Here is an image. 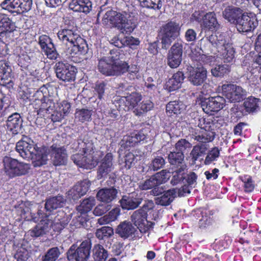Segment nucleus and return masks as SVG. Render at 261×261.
<instances>
[{
    "mask_svg": "<svg viewBox=\"0 0 261 261\" xmlns=\"http://www.w3.org/2000/svg\"><path fill=\"white\" fill-rule=\"evenodd\" d=\"M57 106L55 107V103L51 98L44 95L40 99H35L33 103L38 115L49 118L53 122L61 121L69 113L71 107L70 103L66 100L58 103Z\"/></svg>",
    "mask_w": 261,
    "mask_h": 261,
    "instance_id": "obj_1",
    "label": "nucleus"
},
{
    "mask_svg": "<svg viewBox=\"0 0 261 261\" xmlns=\"http://www.w3.org/2000/svg\"><path fill=\"white\" fill-rule=\"evenodd\" d=\"M57 36L59 40L68 48V53L71 56L85 55L88 45L84 39L75 28H65L59 31Z\"/></svg>",
    "mask_w": 261,
    "mask_h": 261,
    "instance_id": "obj_2",
    "label": "nucleus"
},
{
    "mask_svg": "<svg viewBox=\"0 0 261 261\" xmlns=\"http://www.w3.org/2000/svg\"><path fill=\"white\" fill-rule=\"evenodd\" d=\"M200 45L206 51L210 50V47L216 48L219 55L221 56L224 62L230 63L234 57V50L231 44L226 43L224 36L218 33L212 35L209 37L200 40Z\"/></svg>",
    "mask_w": 261,
    "mask_h": 261,
    "instance_id": "obj_3",
    "label": "nucleus"
},
{
    "mask_svg": "<svg viewBox=\"0 0 261 261\" xmlns=\"http://www.w3.org/2000/svg\"><path fill=\"white\" fill-rule=\"evenodd\" d=\"M195 124L201 129V131L197 134L196 132L192 135V138L198 142L206 143L212 141L214 138L215 134L213 131L214 125L212 122L206 121L203 117L198 118L195 120Z\"/></svg>",
    "mask_w": 261,
    "mask_h": 261,
    "instance_id": "obj_4",
    "label": "nucleus"
},
{
    "mask_svg": "<svg viewBox=\"0 0 261 261\" xmlns=\"http://www.w3.org/2000/svg\"><path fill=\"white\" fill-rule=\"evenodd\" d=\"M97 69L107 76H118L124 73L126 65L122 62L112 63L109 58L103 57L98 60Z\"/></svg>",
    "mask_w": 261,
    "mask_h": 261,
    "instance_id": "obj_5",
    "label": "nucleus"
},
{
    "mask_svg": "<svg viewBox=\"0 0 261 261\" xmlns=\"http://www.w3.org/2000/svg\"><path fill=\"white\" fill-rule=\"evenodd\" d=\"M91 250V243L89 240L82 242L79 246L73 244L67 252V258L74 261H89Z\"/></svg>",
    "mask_w": 261,
    "mask_h": 261,
    "instance_id": "obj_6",
    "label": "nucleus"
},
{
    "mask_svg": "<svg viewBox=\"0 0 261 261\" xmlns=\"http://www.w3.org/2000/svg\"><path fill=\"white\" fill-rule=\"evenodd\" d=\"M220 89L223 95L230 102H239L246 95V91L241 87L232 84H223Z\"/></svg>",
    "mask_w": 261,
    "mask_h": 261,
    "instance_id": "obj_7",
    "label": "nucleus"
},
{
    "mask_svg": "<svg viewBox=\"0 0 261 261\" xmlns=\"http://www.w3.org/2000/svg\"><path fill=\"white\" fill-rule=\"evenodd\" d=\"M37 215L41 219L40 223L28 232L29 234L34 238L46 234L50 230L52 225L51 219L49 215L43 213L41 210L38 211Z\"/></svg>",
    "mask_w": 261,
    "mask_h": 261,
    "instance_id": "obj_8",
    "label": "nucleus"
},
{
    "mask_svg": "<svg viewBox=\"0 0 261 261\" xmlns=\"http://www.w3.org/2000/svg\"><path fill=\"white\" fill-rule=\"evenodd\" d=\"M37 144L30 138L23 136L16 145V150L24 159L30 160L33 152H36Z\"/></svg>",
    "mask_w": 261,
    "mask_h": 261,
    "instance_id": "obj_9",
    "label": "nucleus"
},
{
    "mask_svg": "<svg viewBox=\"0 0 261 261\" xmlns=\"http://www.w3.org/2000/svg\"><path fill=\"white\" fill-rule=\"evenodd\" d=\"M57 77L64 82H71L75 80L76 68L68 63L58 62L54 66Z\"/></svg>",
    "mask_w": 261,
    "mask_h": 261,
    "instance_id": "obj_10",
    "label": "nucleus"
},
{
    "mask_svg": "<svg viewBox=\"0 0 261 261\" xmlns=\"http://www.w3.org/2000/svg\"><path fill=\"white\" fill-rule=\"evenodd\" d=\"M225 99L220 96L205 98L201 101V107L203 111L208 114L212 112H218L223 109L225 104Z\"/></svg>",
    "mask_w": 261,
    "mask_h": 261,
    "instance_id": "obj_11",
    "label": "nucleus"
},
{
    "mask_svg": "<svg viewBox=\"0 0 261 261\" xmlns=\"http://www.w3.org/2000/svg\"><path fill=\"white\" fill-rule=\"evenodd\" d=\"M147 213L143 209L134 211L130 216L132 222L141 233H146L151 227V223L147 221Z\"/></svg>",
    "mask_w": 261,
    "mask_h": 261,
    "instance_id": "obj_12",
    "label": "nucleus"
},
{
    "mask_svg": "<svg viewBox=\"0 0 261 261\" xmlns=\"http://www.w3.org/2000/svg\"><path fill=\"white\" fill-rule=\"evenodd\" d=\"M257 21L253 14L248 15L242 14L237 22V28L239 32H247L253 30L257 25Z\"/></svg>",
    "mask_w": 261,
    "mask_h": 261,
    "instance_id": "obj_13",
    "label": "nucleus"
},
{
    "mask_svg": "<svg viewBox=\"0 0 261 261\" xmlns=\"http://www.w3.org/2000/svg\"><path fill=\"white\" fill-rule=\"evenodd\" d=\"M187 69L188 79L193 85H201L206 79L207 71L203 67L190 68L189 67Z\"/></svg>",
    "mask_w": 261,
    "mask_h": 261,
    "instance_id": "obj_14",
    "label": "nucleus"
},
{
    "mask_svg": "<svg viewBox=\"0 0 261 261\" xmlns=\"http://www.w3.org/2000/svg\"><path fill=\"white\" fill-rule=\"evenodd\" d=\"M125 16L120 13L110 10L104 15L102 22L105 25H111L113 27L121 29L123 22L125 21Z\"/></svg>",
    "mask_w": 261,
    "mask_h": 261,
    "instance_id": "obj_15",
    "label": "nucleus"
},
{
    "mask_svg": "<svg viewBox=\"0 0 261 261\" xmlns=\"http://www.w3.org/2000/svg\"><path fill=\"white\" fill-rule=\"evenodd\" d=\"M182 45L181 43H175L171 47L168 56V64L172 68H177L181 62Z\"/></svg>",
    "mask_w": 261,
    "mask_h": 261,
    "instance_id": "obj_16",
    "label": "nucleus"
},
{
    "mask_svg": "<svg viewBox=\"0 0 261 261\" xmlns=\"http://www.w3.org/2000/svg\"><path fill=\"white\" fill-rule=\"evenodd\" d=\"M146 138V136L142 129L139 132H134L130 135L123 137L120 142L121 148L128 150L130 147L136 146Z\"/></svg>",
    "mask_w": 261,
    "mask_h": 261,
    "instance_id": "obj_17",
    "label": "nucleus"
},
{
    "mask_svg": "<svg viewBox=\"0 0 261 261\" xmlns=\"http://www.w3.org/2000/svg\"><path fill=\"white\" fill-rule=\"evenodd\" d=\"M11 63L6 59L0 60V84L12 85V68Z\"/></svg>",
    "mask_w": 261,
    "mask_h": 261,
    "instance_id": "obj_18",
    "label": "nucleus"
},
{
    "mask_svg": "<svg viewBox=\"0 0 261 261\" xmlns=\"http://www.w3.org/2000/svg\"><path fill=\"white\" fill-rule=\"evenodd\" d=\"M53 162L55 166L65 165L67 161V153L64 146L53 144L50 147Z\"/></svg>",
    "mask_w": 261,
    "mask_h": 261,
    "instance_id": "obj_19",
    "label": "nucleus"
},
{
    "mask_svg": "<svg viewBox=\"0 0 261 261\" xmlns=\"http://www.w3.org/2000/svg\"><path fill=\"white\" fill-rule=\"evenodd\" d=\"M51 219V228L55 231H60L68 224L70 219V215H67L63 211H58L54 218L48 215Z\"/></svg>",
    "mask_w": 261,
    "mask_h": 261,
    "instance_id": "obj_20",
    "label": "nucleus"
},
{
    "mask_svg": "<svg viewBox=\"0 0 261 261\" xmlns=\"http://www.w3.org/2000/svg\"><path fill=\"white\" fill-rule=\"evenodd\" d=\"M180 27L178 23L171 21L164 27V47L169 45L179 34Z\"/></svg>",
    "mask_w": 261,
    "mask_h": 261,
    "instance_id": "obj_21",
    "label": "nucleus"
},
{
    "mask_svg": "<svg viewBox=\"0 0 261 261\" xmlns=\"http://www.w3.org/2000/svg\"><path fill=\"white\" fill-rule=\"evenodd\" d=\"M23 120L18 113H14L10 115L6 121L8 130L13 135H17L22 130Z\"/></svg>",
    "mask_w": 261,
    "mask_h": 261,
    "instance_id": "obj_22",
    "label": "nucleus"
},
{
    "mask_svg": "<svg viewBox=\"0 0 261 261\" xmlns=\"http://www.w3.org/2000/svg\"><path fill=\"white\" fill-rule=\"evenodd\" d=\"M163 182V170L152 175L149 179L141 181L139 183V188L141 190H147L158 186Z\"/></svg>",
    "mask_w": 261,
    "mask_h": 261,
    "instance_id": "obj_23",
    "label": "nucleus"
},
{
    "mask_svg": "<svg viewBox=\"0 0 261 261\" xmlns=\"http://www.w3.org/2000/svg\"><path fill=\"white\" fill-rule=\"evenodd\" d=\"M71 147L73 151L83 153L84 154L92 155L93 150V143L88 139H78L73 143Z\"/></svg>",
    "mask_w": 261,
    "mask_h": 261,
    "instance_id": "obj_24",
    "label": "nucleus"
},
{
    "mask_svg": "<svg viewBox=\"0 0 261 261\" xmlns=\"http://www.w3.org/2000/svg\"><path fill=\"white\" fill-rule=\"evenodd\" d=\"M71 158L74 163L79 167L91 169L94 166L92 155H86L83 153L79 152L72 155Z\"/></svg>",
    "mask_w": 261,
    "mask_h": 261,
    "instance_id": "obj_25",
    "label": "nucleus"
},
{
    "mask_svg": "<svg viewBox=\"0 0 261 261\" xmlns=\"http://www.w3.org/2000/svg\"><path fill=\"white\" fill-rule=\"evenodd\" d=\"M136 231V228L127 221L121 222L116 229V233L124 239L134 237Z\"/></svg>",
    "mask_w": 261,
    "mask_h": 261,
    "instance_id": "obj_26",
    "label": "nucleus"
},
{
    "mask_svg": "<svg viewBox=\"0 0 261 261\" xmlns=\"http://www.w3.org/2000/svg\"><path fill=\"white\" fill-rule=\"evenodd\" d=\"M48 151L45 148H40L37 146L36 152H33L32 158L30 160H32L34 167H40L47 164L48 160Z\"/></svg>",
    "mask_w": 261,
    "mask_h": 261,
    "instance_id": "obj_27",
    "label": "nucleus"
},
{
    "mask_svg": "<svg viewBox=\"0 0 261 261\" xmlns=\"http://www.w3.org/2000/svg\"><path fill=\"white\" fill-rule=\"evenodd\" d=\"M113 155L111 153H108L101 160L97 172L98 179L105 177L113 169Z\"/></svg>",
    "mask_w": 261,
    "mask_h": 261,
    "instance_id": "obj_28",
    "label": "nucleus"
},
{
    "mask_svg": "<svg viewBox=\"0 0 261 261\" xmlns=\"http://www.w3.org/2000/svg\"><path fill=\"white\" fill-rule=\"evenodd\" d=\"M117 193V190L114 188H102L98 191L96 197L98 200L110 204L116 198Z\"/></svg>",
    "mask_w": 261,
    "mask_h": 261,
    "instance_id": "obj_29",
    "label": "nucleus"
},
{
    "mask_svg": "<svg viewBox=\"0 0 261 261\" xmlns=\"http://www.w3.org/2000/svg\"><path fill=\"white\" fill-rule=\"evenodd\" d=\"M223 17L231 23H237L242 15V10L233 6L227 7L222 13Z\"/></svg>",
    "mask_w": 261,
    "mask_h": 261,
    "instance_id": "obj_30",
    "label": "nucleus"
},
{
    "mask_svg": "<svg viewBox=\"0 0 261 261\" xmlns=\"http://www.w3.org/2000/svg\"><path fill=\"white\" fill-rule=\"evenodd\" d=\"M69 8L75 12L89 13L92 8V3L89 0H72Z\"/></svg>",
    "mask_w": 261,
    "mask_h": 261,
    "instance_id": "obj_31",
    "label": "nucleus"
},
{
    "mask_svg": "<svg viewBox=\"0 0 261 261\" xmlns=\"http://www.w3.org/2000/svg\"><path fill=\"white\" fill-rule=\"evenodd\" d=\"M4 171L9 177L16 176L17 160L9 156H5L3 161Z\"/></svg>",
    "mask_w": 261,
    "mask_h": 261,
    "instance_id": "obj_32",
    "label": "nucleus"
},
{
    "mask_svg": "<svg viewBox=\"0 0 261 261\" xmlns=\"http://www.w3.org/2000/svg\"><path fill=\"white\" fill-rule=\"evenodd\" d=\"M142 202V198L139 197L124 196L120 200L122 207L124 209L133 210L139 206Z\"/></svg>",
    "mask_w": 261,
    "mask_h": 261,
    "instance_id": "obj_33",
    "label": "nucleus"
},
{
    "mask_svg": "<svg viewBox=\"0 0 261 261\" xmlns=\"http://www.w3.org/2000/svg\"><path fill=\"white\" fill-rule=\"evenodd\" d=\"M141 100V95L137 92H133L130 94L121 98V100L125 102V108L127 110L136 108Z\"/></svg>",
    "mask_w": 261,
    "mask_h": 261,
    "instance_id": "obj_34",
    "label": "nucleus"
},
{
    "mask_svg": "<svg viewBox=\"0 0 261 261\" xmlns=\"http://www.w3.org/2000/svg\"><path fill=\"white\" fill-rule=\"evenodd\" d=\"M204 51L201 47L196 46L194 48L191 49V53L190 54L191 58L196 61H202L206 63H211L212 60L214 59L215 57L212 56H206L203 53Z\"/></svg>",
    "mask_w": 261,
    "mask_h": 261,
    "instance_id": "obj_35",
    "label": "nucleus"
},
{
    "mask_svg": "<svg viewBox=\"0 0 261 261\" xmlns=\"http://www.w3.org/2000/svg\"><path fill=\"white\" fill-rule=\"evenodd\" d=\"M109 257L108 251L100 244L94 246L92 249V258L94 261H106Z\"/></svg>",
    "mask_w": 261,
    "mask_h": 261,
    "instance_id": "obj_36",
    "label": "nucleus"
},
{
    "mask_svg": "<svg viewBox=\"0 0 261 261\" xmlns=\"http://www.w3.org/2000/svg\"><path fill=\"white\" fill-rule=\"evenodd\" d=\"M64 199L62 196H58L49 198L46 201L45 208L47 211L51 212L54 210L63 206Z\"/></svg>",
    "mask_w": 261,
    "mask_h": 261,
    "instance_id": "obj_37",
    "label": "nucleus"
},
{
    "mask_svg": "<svg viewBox=\"0 0 261 261\" xmlns=\"http://www.w3.org/2000/svg\"><path fill=\"white\" fill-rule=\"evenodd\" d=\"M243 105L246 112L253 113L259 109L260 100L258 98L250 96L245 100Z\"/></svg>",
    "mask_w": 261,
    "mask_h": 261,
    "instance_id": "obj_38",
    "label": "nucleus"
},
{
    "mask_svg": "<svg viewBox=\"0 0 261 261\" xmlns=\"http://www.w3.org/2000/svg\"><path fill=\"white\" fill-rule=\"evenodd\" d=\"M20 4L19 0H5L1 3V6L3 9L11 13L20 14V12L18 10Z\"/></svg>",
    "mask_w": 261,
    "mask_h": 261,
    "instance_id": "obj_39",
    "label": "nucleus"
},
{
    "mask_svg": "<svg viewBox=\"0 0 261 261\" xmlns=\"http://www.w3.org/2000/svg\"><path fill=\"white\" fill-rule=\"evenodd\" d=\"M93 111L88 109H76L75 113V118L82 123L91 121Z\"/></svg>",
    "mask_w": 261,
    "mask_h": 261,
    "instance_id": "obj_40",
    "label": "nucleus"
},
{
    "mask_svg": "<svg viewBox=\"0 0 261 261\" xmlns=\"http://www.w3.org/2000/svg\"><path fill=\"white\" fill-rule=\"evenodd\" d=\"M203 24L205 28L208 30L215 29L218 25L215 14L214 12L206 13L203 18Z\"/></svg>",
    "mask_w": 261,
    "mask_h": 261,
    "instance_id": "obj_41",
    "label": "nucleus"
},
{
    "mask_svg": "<svg viewBox=\"0 0 261 261\" xmlns=\"http://www.w3.org/2000/svg\"><path fill=\"white\" fill-rule=\"evenodd\" d=\"M186 169V165H181L180 167H179L172 172V177L170 181L172 185H177L184 180L185 178L184 175Z\"/></svg>",
    "mask_w": 261,
    "mask_h": 261,
    "instance_id": "obj_42",
    "label": "nucleus"
},
{
    "mask_svg": "<svg viewBox=\"0 0 261 261\" xmlns=\"http://www.w3.org/2000/svg\"><path fill=\"white\" fill-rule=\"evenodd\" d=\"M1 17L4 36L6 33L12 32L15 30V23L7 15L1 14Z\"/></svg>",
    "mask_w": 261,
    "mask_h": 261,
    "instance_id": "obj_43",
    "label": "nucleus"
},
{
    "mask_svg": "<svg viewBox=\"0 0 261 261\" xmlns=\"http://www.w3.org/2000/svg\"><path fill=\"white\" fill-rule=\"evenodd\" d=\"M95 204V200L93 197H89L83 200L77 210L81 213H86L91 211Z\"/></svg>",
    "mask_w": 261,
    "mask_h": 261,
    "instance_id": "obj_44",
    "label": "nucleus"
},
{
    "mask_svg": "<svg viewBox=\"0 0 261 261\" xmlns=\"http://www.w3.org/2000/svg\"><path fill=\"white\" fill-rule=\"evenodd\" d=\"M153 107V103L149 100H143L138 104L134 110V113L137 116H140L143 113L151 110Z\"/></svg>",
    "mask_w": 261,
    "mask_h": 261,
    "instance_id": "obj_45",
    "label": "nucleus"
},
{
    "mask_svg": "<svg viewBox=\"0 0 261 261\" xmlns=\"http://www.w3.org/2000/svg\"><path fill=\"white\" fill-rule=\"evenodd\" d=\"M184 159V153L181 152H171L168 155V160L172 165H176L177 167L185 165L183 162Z\"/></svg>",
    "mask_w": 261,
    "mask_h": 261,
    "instance_id": "obj_46",
    "label": "nucleus"
},
{
    "mask_svg": "<svg viewBox=\"0 0 261 261\" xmlns=\"http://www.w3.org/2000/svg\"><path fill=\"white\" fill-rule=\"evenodd\" d=\"M185 106L181 102L173 101L169 102L166 106L167 113L174 114H180L184 109Z\"/></svg>",
    "mask_w": 261,
    "mask_h": 261,
    "instance_id": "obj_47",
    "label": "nucleus"
},
{
    "mask_svg": "<svg viewBox=\"0 0 261 261\" xmlns=\"http://www.w3.org/2000/svg\"><path fill=\"white\" fill-rule=\"evenodd\" d=\"M61 252L58 247L48 249L42 257V261H56L60 256Z\"/></svg>",
    "mask_w": 261,
    "mask_h": 261,
    "instance_id": "obj_48",
    "label": "nucleus"
},
{
    "mask_svg": "<svg viewBox=\"0 0 261 261\" xmlns=\"http://www.w3.org/2000/svg\"><path fill=\"white\" fill-rule=\"evenodd\" d=\"M230 72V66L227 64L219 65L211 69L213 75L216 77H222Z\"/></svg>",
    "mask_w": 261,
    "mask_h": 261,
    "instance_id": "obj_49",
    "label": "nucleus"
},
{
    "mask_svg": "<svg viewBox=\"0 0 261 261\" xmlns=\"http://www.w3.org/2000/svg\"><path fill=\"white\" fill-rule=\"evenodd\" d=\"M220 156V150L218 147H213L207 152L204 160L205 165H210L214 161H216Z\"/></svg>",
    "mask_w": 261,
    "mask_h": 261,
    "instance_id": "obj_50",
    "label": "nucleus"
},
{
    "mask_svg": "<svg viewBox=\"0 0 261 261\" xmlns=\"http://www.w3.org/2000/svg\"><path fill=\"white\" fill-rule=\"evenodd\" d=\"M113 229L109 226H103L96 230V237L99 240L108 238L113 234Z\"/></svg>",
    "mask_w": 261,
    "mask_h": 261,
    "instance_id": "obj_51",
    "label": "nucleus"
},
{
    "mask_svg": "<svg viewBox=\"0 0 261 261\" xmlns=\"http://www.w3.org/2000/svg\"><path fill=\"white\" fill-rule=\"evenodd\" d=\"M14 257L17 261H27L30 254L29 251L21 245L16 249Z\"/></svg>",
    "mask_w": 261,
    "mask_h": 261,
    "instance_id": "obj_52",
    "label": "nucleus"
},
{
    "mask_svg": "<svg viewBox=\"0 0 261 261\" xmlns=\"http://www.w3.org/2000/svg\"><path fill=\"white\" fill-rule=\"evenodd\" d=\"M109 85L104 82H101L96 84L94 88V93L99 99L104 98L105 94L107 92L109 89Z\"/></svg>",
    "mask_w": 261,
    "mask_h": 261,
    "instance_id": "obj_53",
    "label": "nucleus"
},
{
    "mask_svg": "<svg viewBox=\"0 0 261 261\" xmlns=\"http://www.w3.org/2000/svg\"><path fill=\"white\" fill-rule=\"evenodd\" d=\"M90 182L87 179H85L80 182H78L75 185L73 188L77 190V191L79 192L80 194H81V196H83L88 191L90 186Z\"/></svg>",
    "mask_w": 261,
    "mask_h": 261,
    "instance_id": "obj_54",
    "label": "nucleus"
},
{
    "mask_svg": "<svg viewBox=\"0 0 261 261\" xmlns=\"http://www.w3.org/2000/svg\"><path fill=\"white\" fill-rule=\"evenodd\" d=\"M206 150V147L205 145H196L191 152V156L194 161H196L205 152Z\"/></svg>",
    "mask_w": 261,
    "mask_h": 261,
    "instance_id": "obj_55",
    "label": "nucleus"
},
{
    "mask_svg": "<svg viewBox=\"0 0 261 261\" xmlns=\"http://www.w3.org/2000/svg\"><path fill=\"white\" fill-rule=\"evenodd\" d=\"M111 208V205L108 203H100L94 209L93 213L95 216H100L106 214Z\"/></svg>",
    "mask_w": 261,
    "mask_h": 261,
    "instance_id": "obj_56",
    "label": "nucleus"
},
{
    "mask_svg": "<svg viewBox=\"0 0 261 261\" xmlns=\"http://www.w3.org/2000/svg\"><path fill=\"white\" fill-rule=\"evenodd\" d=\"M244 183V188L246 192H251L254 189V184L252 177L248 175H244L241 177Z\"/></svg>",
    "mask_w": 261,
    "mask_h": 261,
    "instance_id": "obj_57",
    "label": "nucleus"
},
{
    "mask_svg": "<svg viewBox=\"0 0 261 261\" xmlns=\"http://www.w3.org/2000/svg\"><path fill=\"white\" fill-rule=\"evenodd\" d=\"M141 5L144 7L160 9L162 5L161 0H139Z\"/></svg>",
    "mask_w": 261,
    "mask_h": 261,
    "instance_id": "obj_58",
    "label": "nucleus"
},
{
    "mask_svg": "<svg viewBox=\"0 0 261 261\" xmlns=\"http://www.w3.org/2000/svg\"><path fill=\"white\" fill-rule=\"evenodd\" d=\"M47 58L50 60H56L59 55L58 53L54 44H50L49 46L43 50Z\"/></svg>",
    "mask_w": 261,
    "mask_h": 261,
    "instance_id": "obj_59",
    "label": "nucleus"
},
{
    "mask_svg": "<svg viewBox=\"0 0 261 261\" xmlns=\"http://www.w3.org/2000/svg\"><path fill=\"white\" fill-rule=\"evenodd\" d=\"M30 169V165L29 164L23 162H19L17 160V167H16V176H20L27 174Z\"/></svg>",
    "mask_w": 261,
    "mask_h": 261,
    "instance_id": "obj_60",
    "label": "nucleus"
},
{
    "mask_svg": "<svg viewBox=\"0 0 261 261\" xmlns=\"http://www.w3.org/2000/svg\"><path fill=\"white\" fill-rule=\"evenodd\" d=\"M176 191L175 189H170L167 191H164V206L169 205L176 197Z\"/></svg>",
    "mask_w": 261,
    "mask_h": 261,
    "instance_id": "obj_61",
    "label": "nucleus"
},
{
    "mask_svg": "<svg viewBox=\"0 0 261 261\" xmlns=\"http://www.w3.org/2000/svg\"><path fill=\"white\" fill-rule=\"evenodd\" d=\"M192 147V144L185 139L179 140L175 144V149L177 152L183 153L187 149Z\"/></svg>",
    "mask_w": 261,
    "mask_h": 261,
    "instance_id": "obj_62",
    "label": "nucleus"
},
{
    "mask_svg": "<svg viewBox=\"0 0 261 261\" xmlns=\"http://www.w3.org/2000/svg\"><path fill=\"white\" fill-rule=\"evenodd\" d=\"M152 194L156 197L154 198L155 202L158 205H163V189L161 187L155 188L152 190Z\"/></svg>",
    "mask_w": 261,
    "mask_h": 261,
    "instance_id": "obj_63",
    "label": "nucleus"
},
{
    "mask_svg": "<svg viewBox=\"0 0 261 261\" xmlns=\"http://www.w3.org/2000/svg\"><path fill=\"white\" fill-rule=\"evenodd\" d=\"M121 29H119L122 33L125 32L126 33L132 32L136 28V24L130 20H127L125 17V21L123 22Z\"/></svg>",
    "mask_w": 261,
    "mask_h": 261,
    "instance_id": "obj_64",
    "label": "nucleus"
}]
</instances>
